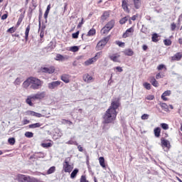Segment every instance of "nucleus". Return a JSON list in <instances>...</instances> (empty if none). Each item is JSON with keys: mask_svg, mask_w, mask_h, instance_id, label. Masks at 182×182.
Instances as JSON below:
<instances>
[{"mask_svg": "<svg viewBox=\"0 0 182 182\" xmlns=\"http://www.w3.org/2000/svg\"><path fill=\"white\" fill-rule=\"evenodd\" d=\"M134 4L136 9H139V8H140V5L141 4V0H134Z\"/></svg>", "mask_w": 182, "mask_h": 182, "instance_id": "nucleus-31", "label": "nucleus"}, {"mask_svg": "<svg viewBox=\"0 0 182 182\" xmlns=\"http://www.w3.org/2000/svg\"><path fill=\"white\" fill-rule=\"evenodd\" d=\"M49 48H50V49H55V48H56V44H55L53 42H50L49 44Z\"/></svg>", "mask_w": 182, "mask_h": 182, "instance_id": "nucleus-54", "label": "nucleus"}, {"mask_svg": "<svg viewBox=\"0 0 182 182\" xmlns=\"http://www.w3.org/2000/svg\"><path fill=\"white\" fill-rule=\"evenodd\" d=\"M166 68V65L161 64L157 67L158 70H163Z\"/></svg>", "mask_w": 182, "mask_h": 182, "instance_id": "nucleus-56", "label": "nucleus"}, {"mask_svg": "<svg viewBox=\"0 0 182 182\" xmlns=\"http://www.w3.org/2000/svg\"><path fill=\"white\" fill-rule=\"evenodd\" d=\"M102 51H100L95 54V56L93 57L95 59V62L97 60V59H100L102 57Z\"/></svg>", "mask_w": 182, "mask_h": 182, "instance_id": "nucleus-41", "label": "nucleus"}, {"mask_svg": "<svg viewBox=\"0 0 182 182\" xmlns=\"http://www.w3.org/2000/svg\"><path fill=\"white\" fill-rule=\"evenodd\" d=\"M116 117H117V112H114V110L107 109L104 115L102 116L103 119V124H109L110 123H114V120H116Z\"/></svg>", "mask_w": 182, "mask_h": 182, "instance_id": "nucleus-1", "label": "nucleus"}, {"mask_svg": "<svg viewBox=\"0 0 182 182\" xmlns=\"http://www.w3.org/2000/svg\"><path fill=\"white\" fill-rule=\"evenodd\" d=\"M16 180L18 182H28L29 176L19 173L16 176Z\"/></svg>", "mask_w": 182, "mask_h": 182, "instance_id": "nucleus-6", "label": "nucleus"}, {"mask_svg": "<svg viewBox=\"0 0 182 182\" xmlns=\"http://www.w3.org/2000/svg\"><path fill=\"white\" fill-rule=\"evenodd\" d=\"M175 58L176 59V60H180L182 58V55L181 53H177L176 55H175Z\"/></svg>", "mask_w": 182, "mask_h": 182, "instance_id": "nucleus-50", "label": "nucleus"}, {"mask_svg": "<svg viewBox=\"0 0 182 182\" xmlns=\"http://www.w3.org/2000/svg\"><path fill=\"white\" fill-rule=\"evenodd\" d=\"M41 19H42V12H41L39 14V16H38V26H39V29H41Z\"/></svg>", "mask_w": 182, "mask_h": 182, "instance_id": "nucleus-55", "label": "nucleus"}, {"mask_svg": "<svg viewBox=\"0 0 182 182\" xmlns=\"http://www.w3.org/2000/svg\"><path fill=\"white\" fill-rule=\"evenodd\" d=\"M110 60H112V62H115L117 63H120V60H119V58H120V55L115 53L112 55L109 56Z\"/></svg>", "mask_w": 182, "mask_h": 182, "instance_id": "nucleus-9", "label": "nucleus"}, {"mask_svg": "<svg viewBox=\"0 0 182 182\" xmlns=\"http://www.w3.org/2000/svg\"><path fill=\"white\" fill-rule=\"evenodd\" d=\"M161 143L162 147L168 148V146H170V142H168L167 139H164V138L161 139Z\"/></svg>", "mask_w": 182, "mask_h": 182, "instance_id": "nucleus-16", "label": "nucleus"}, {"mask_svg": "<svg viewBox=\"0 0 182 182\" xmlns=\"http://www.w3.org/2000/svg\"><path fill=\"white\" fill-rule=\"evenodd\" d=\"M56 171V167L51 166L47 171V174H53V173H55Z\"/></svg>", "mask_w": 182, "mask_h": 182, "instance_id": "nucleus-36", "label": "nucleus"}, {"mask_svg": "<svg viewBox=\"0 0 182 182\" xmlns=\"http://www.w3.org/2000/svg\"><path fill=\"white\" fill-rule=\"evenodd\" d=\"M144 87L145 89H146L147 90H150V89H151V85H150V83H149V82H144Z\"/></svg>", "mask_w": 182, "mask_h": 182, "instance_id": "nucleus-45", "label": "nucleus"}, {"mask_svg": "<svg viewBox=\"0 0 182 182\" xmlns=\"http://www.w3.org/2000/svg\"><path fill=\"white\" fill-rule=\"evenodd\" d=\"M41 71L43 73H49L50 75L52 73H55V68L53 67H50V68H42Z\"/></svg>", "mask_w": 182, "mask_h": 182, "instance_id": "nucleus-8", "label": "nucleus"}, {"mask_svg": "<svg viewBox=\"0 0 182 182\" xmlns=\"http://www.w3.org/2000/svg\"><path fill=\"white\" fill-rule=\"evenodd\" d=\"M151 83L154 87H159V82L156 80V78L154 77H152L151 78Z\"/></svg>", "mask_w": 182, "mask_h": 182, "instance_id": "nucleus-28", "label": "nucleus"}, {"mask_svg": "<svg viewBox=\"0 0 182 182\" xmlns=\"http://www.w3.org/2000/svg\"><path fill=\"white\" fill-rule=\"evenodd\" d=\"M28 182H42V181L33 177L28 176Z\"/></svg>", "mask_w": 182, "mask_h": 182, "instance_id": "nucleus-39", "label": "nucleus"}, {"mask_svg": "<svg viewBox=\"0 0 182 182\" xmlns=\"http://www.w3.org/2000/svg\"><path fill=\"white\" fill-rule=\"evenodd\" d=\"M8 18V14H4L2 16H1V20L2 21H5V19H6Z\"/></svg>", "mask_w": 182, "mask_h": 182, "instance_id": "nucleus-62", "label": "nucleus"}, {"mask_svg": "<svg viewBox=\"0 0 182 182\" xmlns=\"http://www.w3.org/2000/svg\"><path fill=\"white\" fill-rule=\"evenodd\" d=\"M154 136L156 137H160V134L161 133V129L160 127H156L154 129Z\"/></svg>", "mask_w": 182, "mask_h": 182, "instance_id": "nucleus-21", "label": "nucleus"}, {"mask_svg": "<svg viewBox=\"0 0 182 182\" xmlns=\"http://www.w3.org/2000/svg\"><path fill=\"white\" fill-rule=\"evenodd\" d=\"M176 28H177V25H176L175 23H172L171 24V31H176Z\"/></svg>", "mask_w": 182, "mask_h": 182, "instance_id": "nucleus-53", "label": "nucleus"}, {"mask_svg": "<svg viewBox=\"0 0 182 182\" xmlns=\"http://www.w3.org/2000/svg\"><path fill=\"white\" fill-rule=\"evenodd\" d=\"M77 173H79V169L75 168L70 174V178H76V176H77Z\"/></svg>", "mask_w": 182, "mask_h": 182, "instance_id": "nucleus-26", "label": "nucleus"}, {"mask_svg": "<svg viewBox=\"0 0 182 182\" xmlns=\"http://www.w3.org/2000/svg\"><path fill=\"white\" fill-rule=\"evenodd\" d=\"M42 147H44V149H48L49 147H52V143H43L41 144Z\"/></svg>", "mask_w": 182, "mask_h": 182, "instance_id": "nucleus-38", "label": "nucleus"}, {"mask_svg": "<svg viewBox=\"0 0 182 182\" xmlns=\"http://www.w3.org/2000/svg\"><path fill=\"white\" fill-rule=\"evenodd\" d=\"M42 85H43V81L38 78L31 77V89L38 90V89H41L42 87Z\"/></svg>", "mask_w": 182, "mask_h": 182, "instance_id": "nucleus-2", "label": "nucleus"}, {"mask_svg": "<svg viewBox=\"0 0 182 182\" xmlns=\"http://www.w3.org/2000/svg\"><path fill=\"white\" fill-rule=\"evenodd\" d=\"M60 79L63 80V82H64V83H69V82H70V75L64 74L61 75Z\"/></svg>", "mask_w": 182, "mask_h": 182, "instance_id": "nucleus-11", "label": "nucleus"}, {"mask_svg": "<svg viewBox=\"0 0 182 182\" xmlns=\"http://www.w3.org/2000/svg\"><path fill=\"white\" fill-rule=\"evenodd\" d=\"M161 127H162V129H164V130H168V124H167L166 123L161 124Z\"/></svg>", "mask_w": 182, "mask_h": 182, "instance_id": "nucleus-49", "label": "nucleus"}, {"mask_svg": "<svg viewBox=\"0 0 182 182\" xmlns=\"http://www.w3.org/2000/svg\"><path fill=\"white\" fill-rule=\"evenodd\" d=\"M66 59L68 58L61 54H57L55 58V60H59L60 62H63L64 60H66Z\"/></svg>", "mask_w": 182, "mask_h": 182, "instance_id": "nucleus-22", "label": "nucleus"}, {"mask_svg": "<svg viewBox=\"0 0 182 182\" xmlns=\"http://www.w3.org/2000/svg\"><path fill=\"white\" fill-rule=\"evenodd\" d=\"M129 19V16H125L124 18H122L120 21H119V23L121 25H124V23H126V22H127Z\"/></svg>", "mask_w": 182, "mask_h": 182, "instance_id": "nucleus-33", "label": "nucleus"}, {"mask_svg": "<svg viewBox=\"0 0 182 182\" xmlns=\"http://www.w3.org/2000/svg\"><path fill=\"white\" fill-rule=\"evenodd\" d=\"M70 50L71 52H78L79 51V47L74 46L70 47Z\"/></svg>", "mask_w": 182, "mask_h": 182, "instance_id": "nucleus-43", "label": "nucleus"}, {"mask_svg": "<svg viewBox=\"0 0 182 182\" xmlns=\"http://www.w3.org/2000/svg\"><path fill=\"white\" fill-rule=\"evenodd\" d=\"M94 35H96V29L95 28H91L87 34V36H94Z\"/></svg>", "mask_w": 182, "mask_h": 182, "instance_id": "nucleus-30", "label": "nucleus"}, {"mask_svg": "<svg viewBox=\"0 0 182 182\" xmlns=\"http://www.w3.org/2000/svg\"><path fill=\"white\" fill-rule=\"evenodd\" d=\"M9 143L11 144V146H14V144H15V138L12 137V138H9L8 139Z\"/></svg>", "mask_w": 182, "mask_h": 182, "instance_id": "nucleus-48", "label": "nucleus"}, {"mask_svg": "<svg viewBox=\"0 0 182 182\" xmlns=\"http://www.w3.org/2000/svg\"><path fill=\"white\" fill-rule=\"evenodd\" d=\"M149 117H150V115H149V114H144L141 117V119L142 120H147Z\"/></svg>", "mask_w": 182, "mask_h": 182, "instance_id": "nucleus-51", "label": "nucleus"}, {"mask_svg": "<svg viewBox=\"0 0 182 182\" xmlns=\"http://www.w3.org/2000/svg\"><path fill=\"white\" fill-rule=\"evenodd\" d=\"M99 161L101 167H102V168H106V164H105V157L100 156L99 158Z\"/></svg>", "mask_w": 182, "mask_h": 182, "instance_id": "nucleus-23", "label": "nucleus"}, {"mask_svg": "<svg viewBox=\"0 0 182 182\" xmlns=\"http://www.w3.org/2000/svg\"><path fill=\"white\" fill-rule=\"evenodd\" d=\"M114 20H111L109 22H108L106 25L105 27L107 29H109V31H111V29H113V28H114Z\"/></svg>", "mask_w": 182, "mask_h": 182, "instance_id": "nucleus-14", "label": "nucleus"}, {"mask_svg": "<svg viewBox=\"0 0 182 182\" xmlns=\"http://www.w3.org/2000/svg\"><path fill=\"white\" fill-rule=\"evenodd\" d=\"M80 182H89V181L86 179V176L82 175L80 178Z\"/></svg>", "mask_w": 182, "mask_h": 182, "instance_id": "nucleus-52", "label": "nucleus"}, {"mask_svg": "<svg viewBox=\"0 0 182 182\" xmlns=\"http://www.w3.org/2000/svg\"><path fill=\"white\" fill-rule=\"evenodd\" d=\"M32 100H33V98H31V95L28 96V97L26 100V102L29 106H33V103L32 102Z\"/></svg>", "mask_w": 182, "mask_h": 182, "instance_id": "nucleus-34", "label": "nucleus"}, {"mask_svg": "<svg viewBox=\"0 0 182 182\" xmlns=\"http://www.w3.org/2000/svg\"><path fill=\"white\" fill-rule=\"evenodd\" d=\"M146 100H153L154 99V95H148L146 97Z\"/></svg>", "mask_w": 182, "mask_h": 182, "instance_id": "nucleus-58", "label": "nucleus"}, {"mask_svg": "<svg viewBox=\"0 0 182 182\" xmlns=\"http://www.w3.org/2000/svg\"><path fill=\"white\" fill-rule=\"evenodd\" d=\"M164 43L165 46H171V40L170 39H165L164 40Z\"/></svg>", "mask_w": 182, "mask_h": 182, "instance_id": "nucleus-40", "label": "nucleus"}, {"mask_svg": "<svg viewBox=\"0 0 182 182\" xmlns=\"http://www.w3.org/2000/svg\"><path fill=\"white\" fill-rule=\"evenodd\" d=\"M95 62H96V58H90L87 60H86L85 62V66H89V65H92V63H95Z\"/></svg>", "mask_w": 182, "mask_h": 182, "instance_id": "nucleus-19", "label": "nucleus"}, {"mask_svg": "<svg viewBox=\"0 0 182 182\" xmlns=\"http://www.w3.org/2000/svg\"><path fill=\"white\" fill-rule=\"evenodd\" d=\"M109 16H110V14H109V12L105 11L101 16L102 21H103V22H105V21H106V19H107V18H109Z\"/></svg>", "mask_w": 182, "mask_h": 182, "instance_id": "nucleus-27", "label": "nucleus"}, {"mask_svg": "<svg viewBox=\"0 0 182 182\" xmlns=\"http://www.w3.org/2000/svg\"><path fill=\"white\" fill-rule=\"evenodd\" d=\"M21 82H22V80H21V78L17 77L16 79V80L14 81L15 86H19V85H21Z\"/></svg>", "mask_w": 182, "mask_h": 182, "instance_id": "nucleus-44", "label": "nucleus"}, {"mask_svg": "<svg viewBox=\"0 0 182 182\" xmlns=\"http://www.w3.org/2000/svg\"><path fill=\"white\" fill-rule=\"evenodd\" d=\"M42 126V124L37 122L35 124H31L28 125L29 129H38V127H41Z\"/></svg>", "mask_w": 182, "mask_h": 182, "instance_id": "nucleus-24", "label": "nucleus"}, {"mask_svg": "<svg viewBox=\"0 0 182 182\" xmlns=\"http://www.w3.org/2000/svg\"><path fill=\"white\" fill-rule=\"evenodd\" d=\"M171 95V90H166L161 95V99L162 100H164V102H167L168 99L166 97V96H170Z\"/></svg>", "mask_w": 182, "mask_h": 182, "instance_id": "nucleus-13", "label": "nucleus"}, {"mask_svg": "<svg viewBox=\"0 0 182 182\" xmlns=\"http://www.w3.org/2000/svg\"><path fill=\"white\" fill-rule=\"evenodd\" d=\"M35 112L33 111H28V114H29V116H35Z\"/></svg>", "mask_w": 182, "mask_h": 182, "instance_id": "nucleus-64", "label": "nucleus"}, {"mask_svg": "<svg viewBox=\"0 0 182 182\" xmlns=\"http://www.w3.org/2000/svg\"><path fill=\"white\" fill-rule=\"evenodd\" d=\"M46 96V92H38L35 95H31V99L33 100H42Z\"/></svg>", "mask_w": 182, "mask_h": 182, "instance_id": "nucleus-5", "label": "nucleus"}, {"mask_svg": "<svg viewBox=\"0 0 182 182\" xmlns=\"http://www.w3.org/2000/svg\"><path fill=\"white\" fill-rule=\"evenodd\" d=\"M119 106H120V102L119 101H112L108 110H114V112H117L116 110L119 109Z\"/></svg>", "mask_w": 182, "mask_h": 182, "instance_id": "nucleus-7", "label": "nucleus"}, {"mask_svg": "<svg viewBox=\"0 0 182 182\" xmlns=\"http://www.w3.org/2000/svg\"><path fill=\"white\" fill-rule=\"evenodd\" d=\"M24 136L26 137H28V139H32V137H33V132H26L25 134H24Z\"/></svg>", "mask_w": 182, "mask_h": 182, "instance_id": "nucleus-37", "label": "nucleus"}, {"mask_svg": "<svg viewBox=\"0 0 182 182\" xmlns=\"http://www.w3.org/2000/svg\"><path fill=\"white\" fill-rule=\"evenodd\" d=\"M128 36H130V33H127L126 31V32L123 33L122 38H128Z\"/></svg>", "mask_w": 182, "mask_h": 182, "instance_id": "nucleus-59", "label": "nucleus"}, {"mask_svg": "<svg viewBox=\"0 0 182 182\" xmlns=\"http://www.w3.org/2000/svg\"><path fill=\"white\" fill-rule=\"evenodd\" d=\"M124 55H126L127 56H133V50L130 48L127 49L124 51Z\"/></svg>", "mask_w": 182, "mask_h": 182, "instance_id": "nucleus-29", "label": "nucleus"}, {"mask_svg": "<svg viewBox=\"0 0 182 182\" xmlns=\"http://www.w3.org/2000/svg\"><path fill=\"white\" fill-rule=\"evenodd\" d=\"M122 7L125 12H130L129 10V6H127V1L126 0H122Z\"/></svg>", "mask_w": 182, "mask_h": 182, "instance_id": "nucleus-15", "label": "nucleus"}, {"mask_svg": "<svg viewBox=\"0 0 182 182\" xmlns=\"http://www.w3.org/2000/svg\"><path fill=\"white\" fill-rule=\"evenodd\" d=\"M152 42H159V34L154 33L151 37Z\"/></svg>", "mask_w": 182, "mask_h": 182, "instance_id": "nucleus-32", "label": "nucleus"}, {"mask_svg": "<svg viewBox=\"0 0 182 182\" xmlns=\"http://www.w3.org/2000/svg\"><path fill=\"white\" fill-rule=\"evenodd\" d=\"M62 81H53L48 84V87L50 90H57L58 87L60 86Z\"/></svg>", "mask_w": 182, "mask_h": 182, "instance_id": "nucleus-4", "label": "nucleus"}, {"mask_svg": "<svg viewBox=\"0 0 182 182\" xmlns=\"http://www.w3.org/2000/svg\"><path fill=\"white\" fill-rule=\"evenodd\" d=\"M109 41H110V36H107V37H105L101 41H100V42H101L102 45L106 46V45H107V42H109Z\"/></svg>", "mask_w": 182, "mask_h": 182, "instance_id": "nucleus-20", "label": "nucleus"}, {"mask_svg": "<svg viewBox=\"0 0 182 182\" xmlns=\"http://www.w3.org/2000/svg\"><path fill=\"white\" fill-rule=\"evenodd\" d=\"M105 48V44L99 41L95 47L96 50H102Z\"/></svg>", "mask_w": 182, "mask_h": 182, "instance_id": "nucleus-25", "label": "nucleus"}, {"mask_svg": "<svg viewBox=\"0 0 182 182\" xmlns=\"http://www.w3.org/2000/svg\"><path fill=\"white\" fill-rule=\"evenodd\" d=\"M7 32H9L10 33H14V32H15V29H14V27H11L7 30Z\"/></svg>", "mask_w": 182, "mask_h": 182, "instance_id": "nucleus-61", "label": "nucleus"}, {"mask_svg": "<svg viewBox=\"0 0 182 182\" xmlns=\"http://www.w3.org/2000/svg\"><path fill=\"white\" fill-rule=\"evenodd\" d=\"M63 168L65 173H70L72 172V170H73V166L69 164V158H66L64 161Z\"/></svg>", "mask_w": 182, "mask_h": 182, "instance_id": "nucleus-3", "label": "nucleus"}, {"mask_svg": "<svg viewBox=\"0 0 182 182\" xmlns=\"http://www.w3.org/2000/svg\"><path fill=\"white\" fill-rule=\"evenodd\" d=\"M34 154H36L35 160L45 158V154L43 152H35Z\"/></svg>", "mask_w": 182, "mask_h": 182, "instance_id": "nucleus-18", "label": "nucleus"}, {"mask_svg": "<svg viewBox=\"0 0 182 182\" xmlns=\"http://www.w3.org/2000/svg\"><path fill=\"white\" fill-rule=\"evenodd\" d=\"M109 32H110V29L106 28L105 26L101 30V33L103 35H106V33H109Z\"/></svg>", "mask_w": 182, "mask_h": 182, "instance_id": "nucleus-35", "label": "nucleus"}, {"mask_svg": "<svg viewBox=\"0 0 182 182\" xmlns=\"http://www.w3.org/2000/svg\"><path fill=\"white\" fill-rule=\"evenodd\" d=\"M115 69L117 70V72H119V73L123 72V68H122V67L120 66L116 67Z\"/></svg>", "mask_w": 182, "mask_h": 182, "instance_id": "nucleus-60", "label": "nucleus"}, {"mask_svg": "<svg viewBox=\"0 0 182 182\" xmlns=\"http://www.w3.org/2000/svg\"><path fill=\"white\" fill-rule=\"evenodd\" d=\"M79 33H80V31H77L75 32V33H73L72 34V38H73V39H77V38H79Z\"/></svg>", "mask_w": 182, "mask_h": 182, "instance_id": "nucleus-46", "label": "nucleus"}, {"mask_svg": "<svg viewBox=\"0 0 182 182\" xmlns=\"http://www.w3.org/2000/svg\"><path fill=\"white\" fill-rule=\"evenodd\" d=\"M31 31V24H29L26 28V31H25V41H26V42H28V39L29 38V31Z\"/></svg>", "mask_w": 182, "mask_h": 182, "instance_id": "nucleus-17", "label": "nucleus"}, {"mask_svg": "<svg viewBox=\"0 0 182 182\" xmlns=\"http://www.w3.org/2000/svg\"><path fill=\"white\" fill-rule=\"evenodd\" d=\"M134 32V28H133L132 27H131L127 30V33H133Z\"/></svg>", "mask_w": 182, "mask_h": 182, "instance_id": "nucleus-57", "label": "nucleus"}, {"mask_svg": "<svg viewBox=\"0 0 182 182\" xmlns=\"http://www.w3.org/2000/svg\"><path fill=\"white\" fill-rule=\"evenodd\" d=\"M22 21H23V15H20L17 23H16V26H19V25H21V23H22Z\"/></svg>", "mask_w": 182, "mask_h": 182, "instance_id": "nucleus-42", "label": "nucleus"}, {"mask_svg": "<svg viewBox=\"0 0 182 182\" xmlns=\"http://www.w3.org/2000/svg\"><path fill=\"white\" fill-rule=\"evenodd\" d=\"M83 80L85 81L87 83H91L92 80H93V77H92L89 74H85L83 75Z\"/></svg>", "mask_w": 182, "mask_h": 182, "instance_id": "nucleus-12", "label": "nucleus"}, {"mask_svg": "<svg viewBox=\"0 0 182 182\" xmlns=\"http://www.w3.org/2000/svg\"><path fill=\"white\" fill-rule=\"evenodd\" d=\"M31 85H32L31 77H28L26 80H25L23 82V87H24V89H28V87H29V86H31Z\"/></svg>", "mask_w": 182, "mask_h": 182, "instance_id": "nucleus-10", "label": "nucleus"}, {"mask_svg": "<svg viewBox=\"0 0 182 182\" xmlns=\"http://www.w3.org/2000/svg\"><path fill=\"white\" fill-rule=\"evenodd\" d=\"M161 107H162V109H164V110H168V106L167 105V104L162 102L160 104Z\"/></svg>", "mask_w": 182, "mask_h": 182, "instance_id": "nucleus-47", "label": "nucleus"}, {"mask_svg": "<svg viewBox=\"0 0 182 182\" xmlns=\"http://www.w3.org/2000/svg\"><path fill=\"white\" fill-rule=\"evenodd\" d=\"M84 22H83V18H82L81 22H80L77 26V28H82V25H83Z\"/></svg>", "mask_w": 182, "mask_h": 182, "instance_id": "nucleus-63", "label": "nucleus"}]
</instances>
